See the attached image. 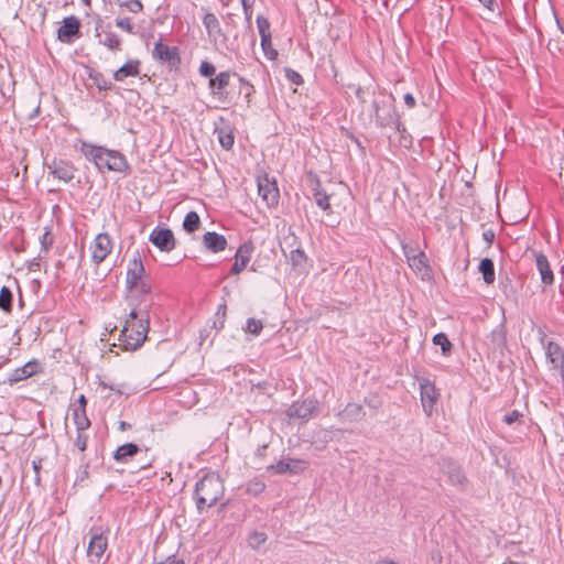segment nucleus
<instances>
[{"label":"nucleus","instance_id":"nucleus-50","mask_svg":"<svg viewBox=\"0 0 564 564\" xmlns=\"http://www.w3.org/2000/svg\"><path fill=\"white\" fill-rule=\"evenodd\" d=\"M523 416V414L518 411V410H512L511 412L507 413L503 417H502V421L508 424V425H511L516 422H519L521 420V417Z\"/></svg>","mask_w":564,"mask_h":564},{"label":"nucleus","instance_id":"nucleus-40","mask_svg":"<svg viewBox=\"0 0 564 564\" xmlns=\"http://www.w3.org/2000/svg\"><path fill=\"white\" fill-rule=\"evenodd\" d=\"M267 539L268 536L264 532L253 531L248 536V543L251 549L258 550Z\"/></svg>","mask_w":564,"mask_h":564},{"label":"nucleus","instance_id":"nucleus-51","mask_svg":"<svg viewBox=\"0 0 564 564\" xmlns=\"http://www.w3.org/2000/svg\"><path fill=\"white\" fill-rule=\"evenodd\" d=\"M449 479L455 485H463L466 480V477L460 468H454L453 471L449 473Z\"/></svg>","mask_w":564,"mask_h":564},{"label":"nucleus","instance_id":"nucleus-38","mask_svg":"<svg viewBox=\"0 0 564 564\" xmlns=\"http://www.w3.org/2000/svg\"><path fill=\"white\" fill-rule=\"evenodd\" d=\"M116 3L131 13H140L143 11V4L140 0H116Z\"/></svg>","mask_w":564,"mask_h":564},{"label":"nucleus","instance_id":"nucleus-22","mask_svg":"<svg viewBox=\"0 0 564 564\" xmlns=\"http://www.w3.org/2000/svg\"><path fill=\"white\" fill-rule=\"evenodd\" d=\"M203 245L207 250L217 253L226 249L227 239L216 231H208L203 236Z\"/></svg>","mask_w":564,"mask_h":564},{"label":"nucleus","instance_id":"nucleus-39","mask_svg":"<svg viewBox=\"0 0 564 564\" xmlns=\"http://www.w3.org/2000/svg\"><path fill=\"white\" fill-rule=\"evenodd\" d=\"M265 487L264 481L259 478H253L248 481L246 492L252 496H258L264 491Z\"/></svg>","mask_w":564,"mask_h":564},{"label":"nucleus","instance_id":"nucleus-34","mask_svg":"<svg viewBox=\"0 0 564 564\" xmlns=\"http://www.w3.org/2000/svg\"><path fill=\"white\" fill-rule=\"evenodd\" d=\"M433 344L434 345H437L441 347L442 349V354L444 356H448L451 355L452 352V349H453V345L452 343L449 341L448 337L446 334L444 333H438L436 335H434L433 337Z\"/></svg>","mask_w":564,"mask_h":564},{"label":"nucleus","instance_id":"nucleus-31","mask_svg":"<svg viewBox=\"0 0 564 564\" xmlns=\"http://www.w3.org/2000/svg\"><path fill=\"white\" fill-rule=\"evenodd\" d=\"M88 78L93 80L99 90H110L112 88V83L109 82L105 75L98 70L90 68L88 70Z\"/></svg>","mask_w":564,"mask_h":564},{"label":"nucleus","instance_id":"nucleus-3","mask_svg":"<svg viewBox=\"0 0 564 564\" xmlns=\"http://www.w3.org/2000/svg\"><path fill=\"white\" fill-rule=\"evenodd\" d=\"M224 482L217 474H207L196 482L194 500L199 513L215 506L224 496Z\"/></svg>","mask_w":564,"mask_h":564},{"label":"nucleus","instance_id":"nucleus-54","mask_svg":"<svg viewBox=\"0 0 564 564\" xmlns=\"http://www.w3.org/2000/svg\"><path fill=\"white\" fill-rule=\"evenodd\" d=\"M286 76L295 85L303 84L302 76L297 72H295V70L286 69Z\"/></svg>","mask_w":564,"mask_h":564},{"label":"nucleus","instance_id":"nucleus-37","mask_svg":"<svg viewBox=\"0 0 564 564\" xmlns=\"http://www.w3.org/2000/svg\"><path fill=\"white\" fill-rule=\"evenodd\" d=\"M261 39V47L265 57L270 61H274L278 57V51L272 46V36L263 35Z\"/></svg>","mask_w":564,"mask_h":564},{"label":"nucleus","instance_id":"nucleus-29","mask_svg":"<svg viewBox=\"0 0 564 564\" xmlns=\"http://www.w3.org/2000/svg\"><path fill=\"white\" fill-rule=\"evenodd\" d=\"M478 269L482 273V279L487 284H492L495 282V265L491 259L484 258L480 261Z\"/></svg>","mask_w":564,"mask_h":564},{"label":"nucleus","instance_id":"nucleus-48","mask_svg":"<svg viewBox=\"0 0 564 564\" xmlns=\"http://www.w3.org/2000/svg\"><path fill=\"white\" fill-rule=\"evenodd\" d=\"M219 142L221 147L226 150H229L234 145V135L231 133H225L220 131L218 134Z\"/></svg>","mask_w":564,"mask_h":564},{"label":"nucleus","instance_id":"nucleus-25","mask_svg":"<svg viewBox=\"0 0 564 564\" xmlns=\"http://www.w3.org/2000/svg\"><path fill=\"white\" fill-rule=\"evenodd\" d=\"M366 415L364 408L359 403H348L345 409L337 413V416L343 421L358 422Z\"/></svg>","mask_w":564,"mask_h":564},{"label":"nucleus","instance_id":"nucleus-28","mask_svg":"<svg viewBox=\"0 0 564 564\" xmlns=\"http://www.w3.org/2000/svg\"><path fill=\"white\" fill-rule=\"evenodd\" d=\"M203 24L207 31L208 36L216 37L221 34L220 23L214 13H206L203 18Z\"/></svg>","mask_w":564,"mask_h":564},{"label":"nucleus","instance_id":"nucleus-59","mask_svg":"<svg viewBox=\"0 0 564 564\" xmlns=\"http://www.w3.org/2000/svg\"><path fill=\"white\" fill-rule=\"evenodd\" d=\"M291 259L293 262H299L300 260L304 259V252L300 249H296L291 252Z\"/></svg>","mask_w":564,"mask_h":564},{"label":"nucleus","instance_id":"nucleus-27","mask_svg":"<svg viewBox=\"0 0 564 564\" xmlns=\"http://www.w3.org/2000/svg\"><path fill=\"white\" fill-rule=\"evenodd\" d=\"M140 448L134 443H127L119 446L113 453V459L118 463H127L129 457L137 455Z\"/></svg>","mask_w":564,"mask_h":564},{"label":"nucleus","instance_id":"nucleus-55","mask_svg":"<svg viewBox=\"0 0 564 564\" xmlns=\"http://www.w3.org/2000/svg\"><path fill=\"white\" fill-rule=\"evenodd\" d=\"M134 290H138L141 294L147 295L151 292V284L149 281L142 279Z\"/></svg>","mask_w":564,"mask_h":564},{"label":"nucleus","instance_id":"nucleus-32","mask_svg":"<svg viewBox=\"0 0 564 564\" xmlns=\"http://www.w3.org/2000/svg\"><path fill=\"white\" fill-rule=\"evenodd\" d=\"M12 303H13V294L8 286L3 285L0 289V310L7 314H11L12 308H13Z\"/></svg>","mask_w":564,"mask_h":564},{"label":"nucleus","instance_id":"nucleus-53","mask_svg":"<svg viewBox=\"0 0 564 564\" xmlns=\"http://www.w3.org/2000/svg\"><path fill=\"white\" fill-rule=\"evenodd\" d=\"M42 462H43V459H42V458H37V459H34V460L32 462V467H33L34 473H35V478H34V480H35V484H36V485H40V484H41L40 470H41V468H42Z\"/></svg>","mask_w":564,"mask_h":564},{"label":"nucleus","instance_id":"nucleus-58","mask_svg":"<svg viewBox=\"0 0 564 564\" xmlns=\"http://www.w3.org/2000/svg\"><path fill=\"white\" fill-rule=\"evenodd\" d=\"M404 99V104L409 107V108H414L415 105H416V101H415V98L413 97L412 94L408 93L404 95L403 97Z\"/></svg>","mask_w":564,"mask_h":564},{"label":"nucleus","instance_id":"nucleus-15","mask_svg":"<svg viewBox=\"0 0 564 564\" xmlns=\"http://www.w3.org/2000/svg\"><path fill=\"white\" fill-rule=\"evenodd\" d=\"M308 467V463L304 459L299 458H288L280 459L276 464L270 465L267 467L268 471L274 474H299L304 471Z\"/></svg>","mask_w":564,"mask_h":564},{"label":"nucleus","instance_id":"nucleus-20","mask_svg":"<svg viewBox=\"0 0 564 564\" xmlns=\"http://www.w3.org/2000/svg\"><path fill=\"white\" fill-rule=\"evenodd\" d=\"M408 264L423 281L432 279L433 270L424 251L419 253L415 258L412 257V259L408 261Z\"/></svg>","mask_w":564,"mask_h":564},{"label":"nucleus","instance_id":"nucleus-5","mask_svg":"<svg viewBox=\"0 0 564 564\" xmlns=\"http://www.w3.org/2000/svg\"><path fill=\"white\" fill-rule=\"evenodd\" d=\"M108 530L101 527H93L89 531L90 539L87 546V556L90 563L100 564L108 547Z\"/></svg>","mask_w":564,"mask_h":564},{"label":"nucleus","instance_id":"nucleus-11","mask_svg":"<svg viewBox=\"0 0 564 564\" xmlns=\"http://www.w3.org/2000/svg\"><path fill=\"white\" fill-rule=\"evenodd\" d=\"M145 275V269L141 259L140 252L137 250L133 252L132 258L130 259L127 268L126 275V288L129 291L134 290L140 280Z\"/></svg>","mask_w":564,"mask_h":564},{"label":"nucleus","instance_id":"nucleus-57","mask_svg":"<svg viewBox=\"0 0 564 564\" xmlns=\"http://www.w3.org/2000/svg\"><path fill=\"white\" fill-rule=\"evenodd\" d=\"M88 468H89V464L86 463L84 465L83 469L80 470L79 475L77 476L76 481L83 482L84 480H86L88 478V476H89Z\"/></svg>","mask_w":564,"mask_h":564},{"label":"nucleus","instance_id":"nucleus-17","mask_svg":"<svg viewBox=\"0 0 564 564\" xmlns=\"http://www.w3.org/2000/svg\"><path fill=\"white\" fill-rule=\"evenodd\" d=\"M546 361L551 365L550 369L558 372L564 371V349L560 344L549 340L544 345Z\"/></svg>","mask_w":564,"mask_h":564},{"label":"nucleus","instance_id":"nucleus-42","mask_svg":"<svg viewBox=\"0 0 564 564\" xmlns=\"http://www.w3.org/2000/svg\"><path fill=\"white\" fill-rule=\"evenodd\" d=\"M40 243H41V250L44 251V252H47L53 243H54V236L52 234V230L51 228H45L41 239H40Z\"/></svg>","mask_w":564,"mask_h":564},{"label":"nucleus","instance_id":"nucleus-33","mask_svg":"<svg viewBox=\"0 0 564 564\" xmlns=\"http://www.w3.org/2000/svg\"><path fill=\"white\" fill-rule=\"evenodd\" d=\"M200 226V219L196 212H189L186 214L184 221H183V228L185 231L192 234L196 231Z\"/></svg>","mask_w":564,"mask_h":564},{"label":"nucleus","instance_id":"nucleus-35","mask_svg":"<svg viewBox=\"0 0 564 564\" xmlns=\"http://www.w3.org/2000/svg\"><path fill=\"white\" fill-rule=\"evenodd\" d=\"M234 75L238 77V80L240 83V93L243 94L246 102L249 106L251 102V96L256 93V89L253 85L246 78L237 75L236 73H234Z\"/></svg>","mask_w":564,"mask_h":564},{"label":"nucleus","instance_id":"nucleus-44","mask_svg":"<svg viewBox=\"0 0 564 564\" xmlns=\"http://www.w3.org/2000/svg\"><path fill=\"white\" fill-rule=\"evenodd\" d=\"M257 28H258L260 37H262L263 35H265V36L271 35L270 22L263 15L257 17Z\"/></svg>","mask_w":564,"mask_h":564},{"label":"nucleus","instance_id":"nucleus-6","mask_svg":"<svg viewBox=\"0 0 564 564\" xmlns=\"http://www.w3.org/2000/svg\"><path fill=\"white\" fill-rule=\"evenodd\" d=\"M231 75L230 70H225L209 79L210 96L221 105H231L234 101L232 95L228 91Z\"/></svg>","mask_w":564,"mask_h":564},{"label":"nucleus","instance_id":"nucleus-12","mask_svg":"<svg viewBox=\"0 0 564 564\" xmlns=\"http://www.w3.org/2000/svg\"><path fill=\"white\" fill-rule=\"evenodd\" d=\"M48 173L58 181L69 183L74 180L77 169L70 161L63 159H53L50 163H46Z\"/></svg>","mask_w":564,"mask_h":564},{"label":"nucleus","instance_id":"nucleus-7","mask_svg":"<svg viewBox=\"0 0 564 564\" xmlns=\"http://www.w3.org/2000/svg\"><path fill=\"white\" fill-rule=\"evenodd\" d=\"M152 57L161 64H166L171 70L177 69L181 64L178 47L169 46L163 43L162 39L155 42L152 50Z\"/></svg>","mask_w":564,"mask_h":564},{"label":"nucleus","instance_id":"nucleus-14","mask_svg":"<svg viewBox=\"0 0 564 564\" xmlns=\"http://www.w3.org/2000/svg\"><path fill=\"white\" fill-rule=\"evenodd\" d=\"M149 240L163 252H171L175 248L174 234L169 228L155 227L151 231Z\"/></svg>","mask_w":564,"mask_h":564},{"label":"nucleus","instance_id":"nucleus-63","mask_svg":"<svg viewBox=\"0 0 564 564\" xmlns=\"http://www.w3.org/2000/svg\"><path fill=\"white\" fill-rule=\"evenodd\" d=\"M484 7L491 9L495 0H478Z\"/></svg>","mask_w":564,"mask_h":564},{"label":"nucleus","instance_id":"nucleus-13","mask_svg":"<svg viewBox=\"0 0 564 564\" xmlns=\"http://www.w3.org/2000/svg\"><path fill=\"white\" fill-rule=\"evenodd\" d=\"M258 193L268 207L278 205L280 193L274 180H269L268 176L259 177Z\"/></svg>","mask_w":564,"mask_h":564},{"label":"nucleus","instance_id":"nucleus-43","mask_svg":"<svg viewBox=\"0 0 564 564\" xmlns=\"http://www.w3.org/2000/svg\"><path fill=\"white\" fill-rule=\"evenodd\" d=\"M116 26L129 34H134V25L129 17L116 19Z\"/></svg>","mask_w":564,"mask_h":564},{"label":"nucleus","instance_id":"nucleus-30","mask_svg":"<svg viewBox=\"0 0 564 564\" xmlns=\"http://www.w3.org/2000/svg\"><path fill=\"white\" fill-rule=\"evenodd\" d=\"M72 419L77 431L88 430L91 425L90 420L87 416L86 410L74 408L72 410Z\"/></svg>","mask_w":564,"mask_h":564},{"label":"nucleus","instance_id":"nucleus-60","mask_svg":"<svg viewBox=\"0 0 564 564\" xmlns=\"http://www.w3.org/2000/svg\"><path fill=\"white\" fill-rule=\"evenodd\" d=\"M86 405H87V399L84 394H80L77 400V405L75 408L86 410Z\"/></svg>","mask_w":564,"mask_h":564},{"label":"nucleus","instance_id":"nucleus-56","mask_svg":"<svg viewBox=\"0 0 564 564\" xmlns=\"http://www.w3.org/2000/svg\"><path fill=\"white\" fill-rule=\"evenodd\" d=\"M496 234L489 228L482 232V239L487 242L488 247H490L495 240Z\"/></svg>","mask_w":564,"mask_h":564},{"label":"nucleus","instance_id":"nucleus-62","mask_svg":"<svg viewBox=\"0 0 564 564\" xmlns=\"http://www.w3.org/2000/svg\"><path fill=\"white\" fill-rule=\"evenodd\" d=\"M365 402L367 405H369L373 409H377L381 405V402L377 398H375L373 400L366 399Z\"/></svg>","mask_w":564,"mask_h":564},{"label":"nucleus","instance_id":"nucleus-47","mask_svg":"<svg viewBox=\"0 0 564 564\" xmlns=\"http://www.w3.org/2000/svg\"><path fill=\"white\" fill-rule=\"evenodd\" d=\"M492 343L498 347L502 348L506 345V333L503 327H498L496 330L492 332L491 335Z\"/></svg>","mask_w":564,"mask_h":564},{"label":"nucleus","instance_id":"nucleus-64","mask_svg":"<svg viewBox=\"0 0 564 564\" xmlns=\"http://www.w3.org/2000/svg\"><path fill=\"white\" fill-rule=\"evenodd\" d=\"M130 426H131V425H130L129 423L124 422V421H121V422L119 423V429H120L121 431H126V430L130 429Z\"/></svg>","mask_w":564,"mask_h":564},{"label":"nucleus","instance_id":"nucleus-46","mask_svg":"<svg viewBox=\"0 0 564 564\" xmlns=\"http://www.w3.org/2000/svg\"><path fill=\"white\" fill-rule=\"evenodd\" d=\"M226 311H227V306L225 303L218 305V308L216 312L217 321L214 322L215 328L221 329L224 327L225 318H226Z\"/></svg>","mask_w":564,"mask_h":564},{"label":"nucleus","instance_id":"nucleus-36","mask_svg":"<svg viewBox=\"0 0 564 564\" xmlns=\"http://www.w3.org/2000/svg\"><path fill=\"white\" fill-rule=\"evenodd\" d=\"M401 247L406 261L411 260L412 257L415 258L416 256H419V253L423 252V250L420 249L419 243L416 241H402Z\"/></svg>","mask_w":564,"mask_h":564},{"label":"nucleus","instance_id":"nucleus-24","mask_svg":"<svg viewBox=\"0 0 564 564\" xmlns=\"http://www.w3.org/2000/svg\"><path fill=\"white\" fill-rule=\"evenodd\" d=\"M140 74V61L129 59L119 69L113 73L116 82H123L127 77H135Z\"/></svg>","mask_w":564,"mask_h":564},{"label":"nucleus","instance_id":"nucleus-26","mask_svg":"<svg viewBox=\"0 0 564 564\" xmlns=\"http://www.w3.org/2000/svg\"><path fill=\"white\" fill-rule=\"evenodd\" d=\"M316 205L324 212H330V195L322 188L321 182L316 178L312 188Z\"/></svg>","mask_w":564,"mask_h":564},{"label":"nucleus","instance_id":"nucleus-9","mask_svg":"<svg viewBox=\"0 0 564 564\" xmlns=\"http://www.w3.org/2000/svg\"><path fill=\"white\" fill-rule=\"evenodd\" d=\"M113 249L112 238L108 232L98 234L90 245L91 261L99 265L106 260Z\"/></svg>","mask_w":564,"mask_h":564},{"label":"nucleus","instance_id":"nucleus-61","mask_svg":"<svg viewBox=\"0 0 564 564\" xmlns=\"http://www.w3.org/2000/svg\"><path fill=\"white\" fill-rule=\"evenodd\" d=\"M267 448H268V445H265V444L262 446H259L256 451V456L263 458L265 456Z\"/></svg>","mask_w":564,"mask_h":564},{"label":"nucleus","instance_id":"nucleus-19","mask_svg":"<svg viewBox=\"0 0 564 564\" xmlns=\"http://www.w3.org/2000/svg\"><path fill=\"white\" fill-rule=\"evenodd\" d=\"M317 409V401L312 399L294 402L288 410L286 415L292 419L308 420Z\"/></svg>","mask_w":564,"mask_h":564},{"label":"nucleus","instance_id":"nucleus-41","mask_svg":"<svg viewBox=\"0 0 564 564\" xmlns=\"http://www.w3.org/2000/svg\"><path fill=\"white\" fill-rule=\"evenodd\" d=\"M262 329H263V324L260 319H256L252 317L247 319L246 328H245V330L247 333H250L253 336H258V335H260Z\"/></svg>","mask_w":564,"mask_h":564},{"label":"nucleus","instance_id":"nucleus-4","mask_svg":"<svg viewBox=\"0 0 564 564\" xmlns=\"http://www.w3.org/2000/svg\"><path fill=\"white\" fill-rule=\"evenodd\" d=\"M393 97L390 95V100H378L372 101L375 110L376 122L380 127L393 128L397 131L404 130V127L400 120V117L393 105Z\"/></svg>","mask_w":564,"mask_h":564},{"label":"nucleus","instance_id":"nucleus-49","mask_svg":"<svg viewBox=\"0 0 564 564\" xmlns=\"http://www.w3.org/2000/svg\"><path fill=\"white\" fill-rule=\"evenodd\" d=\"M215 72H216V68L212 63L202 62V64L199 66V73L202 76L214 78L213 76L215 75Z\"/></svg>","mask_w":564,"mask_h":564},{"label":"nucleus","instance_id":"nucleus-18","mask_svg":"<svg viewBox=\"0 0 564 564\" xmlns=\"http://www.w3.org/2000/svg\"><path fill=\"white\" fill-rule=\"evenodd\" d=\"M253 251L254 246L252 241H246L240 245L235 253V262L231 267L230 273L235 275L241 273L247 268Z\"/></svg>","mask_w":564,"mask_h":564},{"label":"nucleus","instance_id":"nucleus-52","mask_svg":"<svg viewBox=\"0 0 564 564\" xmlns=\"http://www.w3.org/2000/svg\"><path fill=\"white\" fill-rule=\"evenodd\" d=\"M245 17L248 21L251 20L252 17V7L254 4V0H240Z\"/></svg>","mask_w":564,"mask_h":564},{"label":"nucleus","instance_id":"nucleus-1","mask_svg":"<svg viewBox=\"0 0 564 564\" xmlns=\"http://www.w3.org/2000/svg\"><path fill=\"white\" fill-rule=\"evenodd\" d=\"M132 308L121 330L119 341L124 350H135L142 346L150 329L149 307Z\"/></svg>","mask_w":564,"mask_h":564},{"label":"nucleus","instance_id":"nucleus-10","mask_svg":"<svg viewBox=\"0 0 564 564\" xmlns=\"http://www.w3.org/2000/svg\"><path fill=\"white\" fill-rule=\"evenodd\" d=\"M419 386L423 411L427 416H431L433 414L434 405L440 398V393L435 388L434 382L427 378H419Z\"/></svg>","mask_w":564,"mask_h":564},{"label":"nucleus","instance_id":"nucleus-2","mask_svg":"<svg viewBox=\"0 0 564 564\" xmlns=\"http://www.w3.org/2000/svg\"><path fill=\"white\" fill-rule=\"evenodd\" d=\"M80 152L87 160L91 161L101 173L105 171L126 173L129 170V163L126 156L119 151L83 142Z\"/></svg>","mask_w":564,"mask_h":564},{"label":"nucleus","instance_id":"nucleus-45","mask_svg":"<svg viewBox=\"0 0 564 564\" xmlns=\"http://www.w3.org/2000/svg\"><path fill=\"white\" fill-rule=\"evenodd\" d=\"M74 445L80 451L85 452L88 445V435L86 434V430L77 431V435L74 442Z\"/></svg>","mask_w":564,"mask_h":564},{"label":"nucleus","instance_id":"nucleus-16","mask_svg":"<svg viewBox=\"0 0 564 564\" xmlns=\"http://www.w3.org/2000/svg\"><path fill=\"white\" fill-rule=\"evenodd\" d=\"M42 371H43V369H42L41 364L36 359H33L31 361H28L22 367L14 369L8 376L7 382L10 386H13L22 380H25L28 378H31V377L37 375V373H41Z\"/></svg>","mask_w":564,"mask_h":564},{"label":"nucleus","instance_id":"nucleus-23","mask_svg":"<svg viewBox=\"0 0 564 564\" xmlns=\"http://www.w3.org/2000/svg\"><path fill=\"white\" fill-rule=\"evenodd\" d=\"M535 265L541 275V280L545 285H551L554 282L553 271L545 254L535 253Z\"/></svg>","mask_w":564,"mask_h":564},{"label":"nucleus","instance_id":"nucleus-21","mask_svg":"<svg viewBox=\"0 0 564 564\" xmlns=\"http://www.w3.org/2000/svg\"><path fill=\"white\" fill-rule=\"evenodd\" d=\"M80 21L74 15L63 20V25L57 30V39L64 43H69L72 37L79 35Z\"/></svg>","mask_w":564,"mask_h":564},{"label":"nucleus","instance_id":"nucleus-8","mask_svg":"<svg viewBox=\"0 0 564 564\" xmlns=\"http://www.w3.org/2000/svg\"><path fill=\"white\" fill-rule=\"evenodd\" d=\"M95 35L98 37V43L109 51L116 52L121 50V39L111 30V25L105 24L100 18L96 21Z\"/></svg>","mask_w":564,"mask_h":564}]
</instances>
